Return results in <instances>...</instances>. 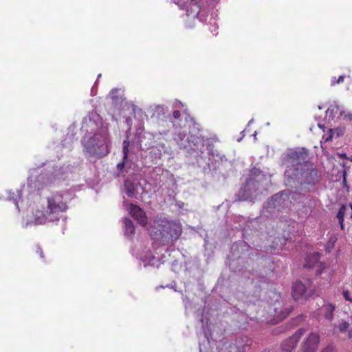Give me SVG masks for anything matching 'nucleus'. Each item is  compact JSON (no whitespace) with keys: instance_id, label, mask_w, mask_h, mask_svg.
Segmentation results:
<instances>
[{"instance_id":"4","label":"nucleus","mask_w":352,"mask_h":352,"mask_svg":"<svg viewBox=\"0 0 352 352\" xmlns=\"http://www.w3.org/2000/svg\"><path fill=\"white\" fill-rule=\"evenodd\" d=\"M285 163L296 166L295 170L298 172L300 169L299 166L301 167V169H303L302 166L305 167L306 164L309 163L308 161V153L305 148L292 151L286 155Z\"/></svg>"},{"instance_id":"11","label":"nucleus","mask_w":352,"mask_h":352,"mask_svg":"<svg viewBox=\"0 0 352 352\" xmlns=\"http://www.w3.org/2000/svg\"><path fill=\"white\" fill-rule=\"evenodd\" d=\"M124 229L125 234L126 235L133 234L135 232V226L133 225V221L129 219H126L124 220Z\"/></svg>"},{"instance_id":"29","label":"nucleus","mask_w":352,"mask_h":352,"mask_svg":"<svg viewBox=\"0 0 352 352\" xmlns=\"http://www.w3.org/2000/svg\"><path fill=\"white\" fill-rule=\"evenodd\" d=\"M349 337H352V333H349Z\"/></svg>"},{"instance_id":"10","label":"nucleus","mask_w":352,"mask_h":352,"mask_svg":"<svg viewBox=\"0 0 352 352\" xmlns=\"http://www.w3.org/2000/svg\"><path fill=\"white\" fill-rule=\"evenodd\" d=\"M243 348L239 346L236 343H225L221 348L219 349L218 352H242Z\"/></svg>"},{"instance_id":"30","label":"nucleus","mask_w":352,"mask_h":352,"mask_svg":"<svg viewBox=\"0 0 352 352\" xmlns=\"http://www.w3.org/2000/svg\"><path fill=\"white\" fill-rule=\"evenodd\" d=\"M351 117V119H352V116H350Z\"/></svg>"},{"instance_id":"1","label":"nucleus","mask_w":352,"mask_h":352,"mask_svg":"<svg viewBox=\"0 0 352 352\" xmlns=\"http://www.w3.org/2000/svg\"><path fill=\"white\" fill-rule=\"evenodd\" d=\"M182 234V226L179 221L157 217L151 226L150 236L155 241L168 244L177 241Z\"/></svg>"},{"instance_id":"25","label":"nucleus","mask_w":352,"mask_h":352,"mask_svg":"<svg viewBox=\"0 0 352 352\" xmlns=\"http://www.w3.org/2000/svg\"><path fill=\"white\" fill-rule=\"evenodd\" d=\"M289 314V312H286V313H284L283 314V316H278V320H281L283 319H284L285 318H286V316Z\"/></svg>"},{"instance_id":"7","label":"nucleus","mask_w":352,"mask_h":352,"mask_svg":"<svg viewBox=\"0 0 352 352\" xmlns=\"http://www.w3.org/2000/svg\"><path fill=\"white\" fill-rule=\"evenodd\" d=\"M130 214L137 221V222L144 227L148 223L147 217L145 212L140 206L131 204L129 207Z\"/></svg>"},{"instance_id":"23","label":"nucleus","mask_w":352,"mask_h":352,"mask_svg":"<svg viewBox=\"0 0 352 352\" xmlns=\"http://www.w3.org/2000/svg\"><path fill=\"white\" fill-rule=\"evenodd\" d=\"M36 253L39 255L40 258H43V252L39 247L36 248Z\"/></svg>"},{"instance_id":"27","label":"nucleus","mask_w":352,"mask_h":352,"mask_svg":"<svg viewBox=\"0 0 352 352\" xmlns=\"http://www.w3.org/2000/svg\"><path fill=\"white\" fill-rule=\"evenodd\" d=\"M339 223H340V225L341 230H344V221H339Z\"/></svg>"},{"instance_id":"2","label":"nucleus","mask_w":352,"mask_h":352,"mask_svg":"<svg viewBox=\"0 0 352 352\" xmlns=\"http://www.w3.org/2000/svg\"><path fill=\"white\" fill-rule=\"evenodd\" d=\"M68 209L67 202L63 195L54 193L47 197V206L42 210H36L34 214V219L38 224H45L47 222H56L60 219V214L65 212Z\"/></svg>"},{"instance_id":"9","label":"nucleus","mask_w":352,"mask_h":352,"mask_svg":"<svg viewBox=\"0 0 352 352\" xmlns=\"http://www.w3.org/2000/svg\"><path fill=\"white\" fill-rule=\"evenodd\" d=\"M258 182L255 180H250L248 181L245 186L241 188L239 191V195L241 198L239 200H248L252 198L253 194L252 193V190L255 189Z\"/></svg>"},{"instance_id":"24","label":"nucleus","mask_w":352,"mask_h":352,"mask_svg":"<svg viewBox=\"0 0 352 352\" xmlns=\"http://www.w3.org/2000/svg\"><path fill=\"white\" fill-rule=\"evenodd\" d=\"M346 170H344L343 171V181H342V183H343L344 186L346 185Z\"/></svg>"},{"instance_id":"14","label":"nucleus","mask_w":352,"mask_h":352,"mask_svg":"<svg viewBox=\"0 0 352 352\" xmlns=\"http://www.w3.org/2000/svg\"><path fill=\"white\" fill-rule=\"evenodd\" d=\"M122 146H123V148H122L123 157L122 158H124V160H127L129 153V147L130 146V142L129 141L128 139L123 141Z\"/></svg>"},{"instance_id":"18","label":"nucleus","mask_w":352,"mask_h":352,"mask_svg":"<svg viewBox=\"0 0 352 352\" xmlns=\"http://www.w3.org/2000/svg\"><path fill=\"white\" fill-rule=\"evenodd\" d=\"M345 76L344 75L340 76L338 78L336 77H332L331 80V85L334 86L336 84H340L344 82Z\"/></svg>"},{"instance_id":"6","label":"nucleus","mask_w":352,"mask_h":352,"mask_svg":"<svg viewBox=\"0 0 352 352\" xmlns=\"http://www.w3.org/2000/svg\"><path fill=\"white\" fill-rule=\"evenodd\" d=\"M306 329L300 328L292 336L287 338L281 344V348L286 352H292L296 346L300 338L305 333Z\"/></svg>"},{"instance_id":"28","label":"nucleus","mask_w":352,"mask_h":352,"mask_svg":"<svg viewBox=\"0 0 352 352\" xmlns=\"http://www.w3.org/2000/svg\"><path fill=\"white\" fill-rule=\"evenodd\" d=\"M322 352H331V349L329 347L324 349V350L322 351Z\"/></svg>"},{"instance_id":"12","label":"nucleus","mask_w":352,"mask_h":352,"mask_svg":"<svg viewBox=\"0 0 352 352\" xmlns=\"http://www.w3.org/2000/svg\"><path fill=\"white\" fill-rule=\"evenodd\" d=\"M124 187L126 190V194L128 197H132L135 192V188L132 182L126 181L124 182Z\"/></svg>"},{"instance_id":"21","label":"nucleus","mask_w":352,"mask_h":352,"mask_svg":"<svg viewBox=\"0 0 352 352\" xmlns=\"http://www.w3.org/2000/svg\"><path fill=\"white\" fill-rule=\"evenodd\" d=\"M343 296L346 300L352 302V298L351 297V294L349 291L344 290L343 292Z\"/></svg>"},{"instance_id":"22","label":"nucleus","mask_w":352,"mask_h":352,"mask_svg":"<svg viewBox=\"0 0 352 352\" xmlns=\"http://www.w3.org/2000/svg\"><path fill=\"white\" fill-rule=\"evenodd\" d=\"M173 116L175 119H179L181 117V112L179 110H175Z\"/></svg>"},{"instance_id":"8","label":"nucleus","mask_w":352,"mask_h":352,"mask_svg":"<svg viewBox=\"0 0 352 352\" xmlns=\"http://www.w3.org/2000/svg\"><path fill=\"white\" fill-rule=\"evenodd\" d=\"M307 170L302 173V176L305 178V182L309 184H314L318 181V172L314 168L313 164L309 163L306 164Z\"/></svg>"},{"instance_id":"3","label":"nucleus","mask_w":352,"mask_h":352,"mask_svg":"<svg viewBox=\"0 0 352 352\" xmlns=\"http://www.w3.org/2000/svg\"><path fill=\"white\" fill-rule=\"evenodd\" d=\"M314 291V288L310 280H296L293 283L292 296L296 301L305 300L312 295Z\"/></svg>"},{"instance_id":"13","label":"nucleus","mask_w":352,"mask_h":352,"mask_svg":"<svg viewBox=\"0 0 352 352\" xmlns=\"http://www.w3.org/2000/svg\"><path fill=\"white\" fill-rule=\"evenodd\" d=\"M325 313L324 317L327 319L331 320L333 317V312L335 310V307L332 304H329L324 306Z\"/></svg>"},{"instance_id":"5","label":"nucleus","mask_w":352,"mask_h":352,"mask_svg":"<svg viewBox=\"0 0 352 352\" xmlns=\"http://www.w3.org/2000/svg\"><path fill=\"white\" fill-rule=\"evenodd\" d=\"M320 340V338L318 333H310L301 344V352H316L318 350Z\"/></svg>"},{"instance_id":"15","label":"nucleus","mask_w":352,"mask_h":352,"mask_svg":"<svg viewBox=\"0 0 352 352\" xmlns=\"http://www.w3.org/2000/svg\"><path fill=\"white\" fill-rule=\"evenodd\" d=\"M345 212H346V206L344 205H342L338 210V212L337 213V215H336L339 221H344Z\"/></svg>"},{"instance_id":"17","label":"nucleus","mask_w":352,"mask_h":352,"mask_svg":"<svg viewBox=\"0 0 352 352\" xmlns=\"http://www.w3.org/2000/svg\"><path fill=\"white\" fill-rule=\"evenodd\" d=\"M334 131L332 129H329L328 132L323 135L322 140L325 142L331 141Z\"/></svg>"},{"instance_id":"16","label":"nucleus","mask_w":352,"mask_h":352,"mask_svg":"<svg viewBox=\"0 0 352 352\" xmlns=\"http://www.w3.org/2000/svg\"><path fill=\"white\" fill-rule=\"evenodd\" d=\"M316 258L314 256H307L304 266L305 267L311 268L314 265Z\"/></svg>"},{"instance_id":"19","label":"nucleus","mask_w":352,"mask_h":352,"mask_svg":"<svg viewBox=\"0 0 352 352\" xmlns=\"http://www.w3.org/2000/svg\"><path fill=\"white\" fill-rule=\"evenodd\" d=\"M126 161L127 160H124V158H122V162L117 164V169L119 173H122L123 172V169L125 167Z\"/></svg>"},{"instance_id":"26","label":"nucleus","mask_w":352,"mask_h":352,"mask_svg":"<svg viewBox=\"0 0 352 352\" xmlns=\"http://www.w3.org/2000/svg\"><path fill=\"white\" fill-rule=\"evenodd\" d=\"M340 157L342 159H349L346 153H341L340 154Z\"/></svg>"},{"instance_id":"20","label":"nucleus","mask_w":352,"mask_h":352,"mask_svg":"<svg viewBox=\"0 0 352 352\" xmlns=\"http://www.w3.org/2000/svg\"><path fill=\"white\" fill-rule=\"evenodd\" d=\"M349 327V324L347 322H342L339 325V329L340 331H345Z\"/></svg>"}]
</instances>
